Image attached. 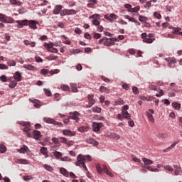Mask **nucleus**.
I'll return each instance as SVG.
<instances>
[{
    "instance_id": "obj_1",
    "label": "nucleus",
    "mask_w": 182,
    "mask_h": 182,
    "mask_svg": "<svg viewBox=\"0 0 182 182\" xmlns=\"http://www.w3.org/2000/svg\"><path fill=\"white\" fill-rule=\"evenodd\" d=\"M86 161H92V158L90 157V156H84L82 154H79L77 156V161L75 163V164L78 167H82V168H84L85 171H87V167L85 164L86 163Z\"/></svg>"
},
{
    "instance_id": "obj_2",
    "label": "nucleus",
    "mask_w": 182,
    "mask_h": 182,
    "mask_svg": "<svg viewBox=\"0 0 182 182\" xmlns=\"http://www.w3.org/2000/svg\"><path fill=\"white\" fill-rule=\"evenodd\" d=\"M16 23H18L17 28H23V26H26L27 25H28V26H30L31 29H38V27L36 26L38 22L34 20H17Z\"/></svg>"
},
{
    "instance_id": "obj_3",
    "label": "nucleus",
    "mask_w": 182,
    "mask_h": 182,
    "mask_svg": "<svg viewBox=\"0 0 182 182\" xmlns=\"http://www.w3.org/2000/svg\"><path fill=\"white\" fill-rule=\"evenodd\" d=\"M102 167L103 168H102L100 164L96 165V169L98 174H102V173L104 171V173H106L107 176H109V177H114V175H113V173L109 171V168H107L106 165H103Z\"/></svg>"
},
{
    "instance_id": "obj_4",
    "label": "nucleus",
    "mask_w": 182,
    "mask_h": 182,
    "mask_svg": "<svg viewBox=\"0 0 182 182\" xmlns=\"http://www.w3.org/2000/svg\"><path fill=\"white\" fill-rule=\"evenodd\" d=\"M89 19H92L91 22L92 25H94V26H99V25H100V21H99V19H100V14H95L92 16H90Z\"/></svg>"
},
{
    "instance_id": "obj_5",
    "label": "nucleus",
    "mask_w": 182,
    "mask_h": 182,
    "mask_svg": "<svg viewBox=\"0 0 182 182\" xmlns=\"http://www.w3.org/2000/svg\"><path fill=\"white\" fill-rule=\"evenodd\" d=\"M44 122L46 123H49L50 124H54V126H58V127H63V124L61 122H58L53 119L50 118H44L43 119Z\"/></svg>"
},
{
    "instance_id": "obj_6",
    "label": "nucleus",
    "mask_w": 182,
    "mask_h": 182,
    "mask_svg": "<svg viewBox=\"0 0 182 182\" xmlns=\"http://www.w3.org/2000/svg\"><path fill=\"white\" fill-rule=\"evenodd\" d=\"M79 116H80V113L77 112V111L74 112H70L69 119H72V120H75L77 123H79V122H80V118H79Z\"/></svg>"
},
{
    "instance_id": "obj_7",
    "label": "nucleus",
    "mask_w": 182,
    "mask_h": 182,
    "mask_svg": "<svg viewBox=\"0 0 182 182\" xmlns=\"http://www.w3.org/2000/svg\"><path fill=\"white\" fill-rule=\"evenodd\" d=\"M114 42H117V38H107L105 37V40L104 41L105 46H112L114 45Z\"/></svg>"
},
{
    "instance_id": "obj_8",
    "label": "nucleus",
    "mask_w": 182,
    "mask_h": 182,
    "mask_svg": "<svg viewBox=\"0 0 182 182\" xmlns=\"http://www.w3.org/2000/svg\"><path fill=\"white\" fill-rule=\"evenodd\" d=\"M141 38L143 39V42L144 43H153L154 41H156V38H151L147 37V33H143L141 34Z\"/></svg>"
},
{
    "instance_id": "obj_9",
    "label": "nucleus",
    "mask_w": 182,
    "mask_h": 182,
    "mask_svg": "<svg viewBox=\"0 0 182 182\" xmlns=\"http://www.w3.org/2000/svg\"><path fill=\"white\" fill-rule=\"evenodd\" d=\"M95 96L93 95H87V99H88V105H86V107L87 109L92 107V106H93V105H95Z\"/></svg>"
},
{
    "instance_id": "obj_10",
    "label": "nucleus",
    "mask_w": 182,
    "mask_h": 182,
    "mask_svg": "<svg viewBox=\"0 0 182 182\" xmlns=\"http://www.w3.org/2000/svg\"><path fill=\"white\" fill-rule=\"evenodd\" d=\"M19 124L24 127L23 131L25 132V133H29V132H31V123L28 122H19Z\"/></svg>"
},
{
    "instance_id": "obj_11",
    "label": "nucleus",
    "mask_w": 182,
    "mask_h": 182,
    "mask_svg": "<svg viewBox=\"0 0 182 182\" xmlns=\"http://www.w3.org/2000/svg\"><path fill=\"white\" fill-rule=\"evenodd\" d=\"M103 127V123L102 122H93L92 123V130L93 132H100V129Z\"/></svg>"
},
{
    "instance_id": "obj_12",
    "label": "nucleus",
    "mask_w": 182,
    "mask_h": 182,
    "mask_svg": "<svg viewBox=\"0 0 182 182\" xmlns=\"http://www.w3.org/2000/svg\"><path fill=\"white\" fill-rule=\"evenodd\" d=\"M104 18L112 23L114 22V19H117V16L114 14H111L109 16L106 14Z\"/></svg>"
},
{
    "instance_id": "obj_13",
    "label": "nucleus",
    "mask_w": 182,
    "mask_h": 182,
    "mask_svg": "<svg viewBox=\"0 0 182 182\" xmlns=\"http://www.w3.org/2000/svg\"><path fill=\"white\" fill-rule=\"evenodd\" d=\"M63 9V6L60 4H58L55 6L53 10V13L54 14V15H59V14H60V11H62Z\"/></svg>"
},
{
    "instance_id": "obj_14",
    "label": "nucleus",
    "mask_w": 182,
    "mask_h": 182,
    "mask_svg": "<svg viewBox=\"0 0 182 182\" xmlns=\"http://www.w3.org/2000/svg\"><path fill=\"white\" fill-rule=\"evenodd\" d=\"M14 81L21 82L22 80V73L19 71H16L14 75Z\"/></svg>"
},
{
    "instance_id": "obj_15",
    "label": "nucleus",
    "mask_w": 182,
    "mask_h": 182,
    "mask_svg": "<svg viewBox=\"0 0 182 182\" xmlns=\"http://www.w3.org/2000/svg\"><path fill=\"white\" fill-rule=\"evenodd\" d=\"M33 139H35L36 140H41V139L42 138V134L38 130L33 131Z\"/></svg>"
},
{
    "instance_id": "obj_16",
    "label": "nucleus",
    "mask_w": 182,
    "mask_h": 182,
    "mask_svg": "<svg viewBox=\"0 0 182 182\" xmlns=\"http://www.w3.org/2000/svg\"><path fill=\"white\" fill-rule=\"evenodd\" d=\"M63 134H64V136H75V134H76V132H72L69 129H63Z\"/></svg>"
},
{
    "instance_id": "obj_17",
    "label": "nucleus",
    "mask_w": 182,
    "mask_h": 182,
    "mask_svg": "<svg viewBox=\"0 0 182 182\" xmlns=\"http://www.w3.org/2000/svg\"><path fill=\"white\" fill-rule=\"evenodd\" d=\"M173 168L175 170V176H180V173L182 172L180 165L173 166Z\"/></svg>"
},
{
    "instance_id": "obj_18",
    "label": "nucleus",
    "mask_w": 182,
    "mask_h": 182,
    "mask_svg": "<svg viewBox=\"0 0 182 182\" xmlns=\"http://www.w3.org/2000/svg\"><path fill=\"white\" fill-rule=\"evenodd\" d=\"M87 143H89L90 144H93V146H99V142L93 138H89L87 139Z\"/></svg>"
},
{
    "instance_id": "obj_19",
    "label": "nucleus",
    "mask_w": 182,
    "mask_h": 182,
    "mask_svg": "<svg viewBox=\"0 0 182 182\" xmlns=\"http://www.w3.org/2000/svg\"><path fill=\"white\" fill-rule=\"evenodd\" d=\"M142 161L144 164V166H151V164H153V161L147 159V158H142Z\"/></svg>"
},
{
    "instance_id": "obj_20",
    "label": "nucleus",
    "mask_w": 182,
    "mask_h": 182,
    "mask_svg": "<svg viewBox=\"0 0 182 182\" xmlns=\"http://www.w3.org/2000/svg\"><path fill=\"white\" fill-rule=\"evenodd\" d=\"M122 116L124 117V119H127V120H130L132 119V115L129 113L127 111H122Z\"/></svg>"
},
{
    "instance_id": "obj_21",
    "label": "nucleus",
    "mask_w": 182,
    "mask_h": 182,
    "mask_svg": "<svg viewBox=\"0 0 182 182\" xmlns=\"http://www.w3.org/2000/svg\"><path fill=\"white\" fill-rule=\"evenodd\" d=\"M47 49L48 52H51V53H58V50H57L56 48H53L50 46V45H48Z\"/></svg>"
},
{
    "instance_id": "obj_22",
    "label": "nucleus",
    "mask_w": 182,
    "mask_h": 182,
    "mask_svg": "<svg viewBox=\"0 0 182 182\" xmlns=\"http://www.w3.org/2000/svg\"><path fill=\"white\" fill-rule=\"evenodd\" d=\"M16 163L17 164H29V161L26 159H16Z\"/></svg>"
},
{
    "instance_id": "obj_23",
    "label": "nucleus",
    "mask_w": 182,
    "mask_h": 182,
    "mask_svg": "<svg viewBox=\"0 0 182 182\" xmlns=\"http://www.w3.org/2000/svg\"><path fill=\"white\" fill-rule=\"evenodd\" d=\"M60 174H63V176H65V177H69V172H68V170L65 168H61L60 169Z\"/></svg>"
},
{
    "instance_id": "obj_24",
    "label": "nucleus",
    "mask_w": 182,
    "mask_h": 182,
    "mask_svg": "<svg viewBox=\"0 0 182 182\" xmlns=\"http://www.w3.org/2000/svg\"><path fill=\"white\" fill-rule=\"evenodd\" d=\"M100 92H101V93H110V90L105 86H101L100 87Z\"/></svg>"
},
{
    "instance_id": "obj_25",
    "label": "nucleus",
    "mask_w": 182,
    "mask_h": 182,
    "mask_svg": "<svg viewBox=\"0 0 182 182\" xmlns=\"http://www.w3.org/2000/svg\"><path fill=\"white\" fill-rule=\"evenodd\" d=\"M23 68H24V69H27L28 70H35V69H36V68L32 65H23Z\"/></svg>"
},
{
    "instance_id": "obj_26",
    "label": "nucleus",
    "mask_w": 182,
    "mask_h": 182,
    "mask_svg": "<svg viewBox=\"0 0 182 182\" xmlns=\"http://www.w3.org/2000/svg\"><path fill=\"white\" fill-rule=\"evenodd\" d=\"M10 4H11V5L22 6V2L19 1V0H10Z\"/></svg>"
},
{
    "instance_id": "obj_27",
    "label": "nucleus",
    "mask_w": 182,
    "mask_h": 182,
    "mask_svg": "<svg viewBox=\"0 0 182 182\" xmlns=\"http://www.w3.org/2000/svg\"><path fill=\"white\" fill-rule=\"evenodd\" d=\"M28 146H26V145H24L20 149H17V151H18V153L25 154V153H26V151H28Z\"/></svg>"
},
{
    "instance_id": "obj_28",
    "label": "nucleus",
    "mask_w": 182,
    "mask_h": 182,
    "mask_svg": "<svg viewBox=\"0 0 182 182\" xmlns=\"http://www.w3.org/2000/svg\"><path fill=\"white\" fill-rule=\"evenodd\" d=\"M70 86L72 87V92H73V93H77V92H78L77 87V85H76V83L71 82Z\"/></svg>"
},
{
    "instance_id": "obj_29",
    "label": "nucleus",
    "mask_w": 182,
    "mask_h": 182,
    "mask_svg": "<svg viewBox=\"0 0 182 182\" xmlns=\"http://www.w3.org/2000/svg\"><path fill=\"white\" fill-rule=\"evenodd\" d=\"M16 85H18V82L15 80H11L9 87H10V89H15V87H16Z\"/></svg>"
},
{
    "instance_id": "obj_30",
    "label": "nucleus",
    "mask_w": 182,
    "mask_h": 182,
    "mask_svg": "<svg viewBox=\"0 0 182 182\" xmlns=\"http://www.w3.org/2000/svg\"><path fill=\"white\" fill-rule=\"evenodd\" d=\"M40 151L42 154H43V156H46V158L49 157V156L48 155V149H46V147H42Z\"/></svg>"
},
{
    "instance_id": "obj_31",
    "label": "nucleus",
    "mask_w": 182,
    "mask_h": 182,
    "mask_svg": "<svg viewBox=\"0 0 182 182\" xmlns=\"http://www.w3.org/2000/svg\"><path fill=\"white\" fill-rule=\"evenodd\" d=\"M173 29V32L172 33H173L174 35H178V33H180V31H181V28L180 27H173L171 28Z\"/></svg>"
},
{
    "instance_id": "obj_32",
    "label": "nucleus",
    "mask_w": 182,
    "mask_h": 182,
    "mask_svg": "<svg viewBox=\"0 0 182 182\" xmlns=\"http://www.w3.org/2000/svg\"><path fill=\"white\" fill-rule=\"evenodd\" d=\"M172 107H174L176 110H180V109H181V105L178 102H173Z\"/></svg>"
},
{
    "instance_id": "obj_33",
    "label": "nucleus",
    "mask_w": 182,
    "mask_h": 182,
    "mask_svg": "<svg viewBox=\"0 0 182 182\" xmlns=\"http://www.w3.org/2000/svg\"><path fill=\"white\" fill-rule=\"evenodd\" d=\"M89 130V127L86 126L80 127L78 128V132H80L81 133H85V132H87Z\"/></svg>"
},
{
    "instance_id": "obj_34",
    "label": "nucleus",
    "mask_w": 182,
    "mask_h": 182,
    "mask_svg": "<svg viewBox=\"0 0 182 182\" xmlns=\"http://www.w3.org/2000/svg\"><path fill=\"white\" fill-rule=\"evenodd\" d=\"M14 18L6 16L4 23H14Z\"/></svg>"
},
{
    "instance_id": "obj_35",
    "label": "nucleus",
    "mask_w": 182,
    "mask_h": 182,
    "mask_svg": "<svg viewBox=\"0 0 182 182\" xmlns=\"http://www.w3.org/2000/svg\"><path fill=\"white\" fill-rule=\"evenodd\" d=\"M92 110L94 113H102V108L98 107H93Z\"/></svg>"
},
{
    "instance_id": "obj_36",
    "label": "nucleus",
    "mask_w": 182,
    "mask_h": 182,
    "mask_svg": "<svg viewBox=\"0 0 182 182\" xmlns=\"http://www.w3.org/2000/svg\"><path fill=\"white\" fill-rule=\"evenodd\" d=\"M146 116H147L149 120H150V122H151V123H154V117H153V114H151L149 112H146Z\"/></svg>"
},
{
    "instance_id": "obj_37",
    "label": "nucleus",
    "mask_w": 182,
    "mask_h": 182,
    "mask_svg": "<svg viewBox=\"0 0 182 182\" xmlns=\"http://www.w3.org/2000/svg\"><path fill=\"white\" fill-rule=\"evenodd\" d=\"M43 167L47 170V171H50L52 173L53 171V168L49 165L44 164L43 165Z\"/></svg>"
},
{
    "instance_id": "obj_38",
    "label": "nucleus",
    "mask_w": 182,
    "mask_h": 182,
    "mask_svg": "<svg viewBox=\"0 0 182 182\" xmlns=\"http://www.w3.org/2000/svg\"><path fill=\"white\" fill-rule=\"evenodd\" d=\"M124 103L125 102L123 100H120L116 101L114 103V106H122V105H124Z\"/></svg>"
},
{
    "instance_id": "obj_39",
    "label": "nucleus",
    "mask_w": 182,
    "mask_h": 182,
    "mask_svg": "<svg viewBox=\"0 0 182 182\" xmlns=\"http://www.w3.org/2000/svg\"><path fill=\"white\" fill-rule=\"evenodd\" d=\"M139 21H140V22H147V21H149V18L146 17V16H139Z\"/></svg>"
},
{
    "instance_id": "obj_40",
    "label": "nucleus",
    "mask_w": 182,
    "mask_h": 182,
    "mask_svg": "<svg viewBox=\"0 0 182 182\" xmlns=\"http://www.w3.org/2000/svg\"><path fill=\"white\" fill-rule=\"evenodd\" d=\"M7 65L9 66H16V62L14 60H9L7 61Z\"/></svg>"
},
{
    "instance_id": "obj_41",
    "label": "nucleus",
    "mask_w": 182,
    "mask_h": 182,
    "mask_svg": "<svg viewBox=\"0 0 182 182\" xmlns=\"http://www.w3.org/2000/svg\"><path fill=\"white\" fill-rule=\"evenodd\" d=\"M140 11V6H136L134 8H131V10H129V12H139Z\"/></svg>"
},
{
    "instance_id": "obj_42",
    "label": "nucleus",
    "mask_w": 182,
    "mask_h": 182,
    "mask_svg": "<svg viewBox=\"0 0 182 182\" xmlns=\"http://www.w3.org/2000/svg\"><path fill=\"white\" fill-rule=\"evenodd\" d=\"M63 43H65V45H70V41L68 39V37L63 36Z\"/></svg>"
},
{
    "instance_id": "obj_43",
    "label": "nucleus",
    "mask_w": 182,
    "mask_h": 182,
    "mask_svg": "<svg viewBox=\"0 0 182 182\" xmlns=\"http://www.w3.org/2000/svg\"><path fill=\"white\" fill-rule=\"evenodd\" d=\"M6 146L4 144H0V153H6Z\"/></svg>"
},
{
    "instance_id": "obj_44",
    "label": "nucleus",
    "mask_w": 182,
    "mask_h": 182,
    "mask_svg": "<svg viewBox=\"0 0 182 182\" xmlns=\"http://www.w3.org/2000/svg\"><path fill=\"white\" fill-rule=\"evenodd\" d=\"M67 14L68 15H75L76 14V10L74 9H67Z\"/></svg>"
},
{
    "instance_id": "obj_45",
    "label": "nucleus",
    "mask_w": 182,
    "mask_h": 182,
    "mask_svg": "<svg viewBox=\"0 0 182 182\" xmlns=\"http://www.w3.org/2000/svg\"><path fill=\"white\" fill-rule=\"evenodd\" d=\"M58 56L49 55L46 58L47 60H56L58 59Z\"/></svg>"
},
{
    "instance_id": "obj_46",
    "label": "nucleus",
    "mask_w": 182,
    "mask_h": 182,
    "mask_svg": "<svg viewBox=\"0 0 182 182\" xmlns=\"http://www.w3.org/2000/svg\"><path fill=\"white\" fill-rule=\"evenodd\" d=\"M164 168L165 170H167L168 171H171V172L174 171V169H173L171 166H168V165L164 166Z\"/></svg>"
},
{
    "instance_id": "obj_47",
    "label": "nucleus",
    "mask_w": 182,
    "mask_h": 182,
    "mask_svg": "<svg viewBox=\"0 0 182 182\" xmlns=\"http://www.w3.org/2000/svg\"><path fill=\"white\" fill-rule=\"evenodd\" d=\"M61 161H72V159L65 156V157H61L60 158Z\"/></svg>"
},
{
    "instance_id": "obj_48",
    "label": "nucleus",
    "mask_w": 182,
    "mask_h": 182,
    "mask_svg": "<svg viewBox=\"0 0 182 182\" xmlns=\"http://www.w3.org/2000/svg\"><path fill=\"white\" fill-rule=\"evenodd\" d=\"M154 16H155V18H156L157 19H161V14H160V13L155 11L154 13Z\"/></svg>"
},
{
    "instance_id": "obj_49",
    "label": "nucleus",
    "mask_w": 182,
    "mask_h": 182,
    "mask_svg": "<svg viewBox=\"0 0 182 182\" xmlns=\"http://www.w3.org/2000/svg\"><path fill=\"white\" fill-rule=\"evenodd\" d=\"M54 156L55 157H57V159H60V157H62V153L59 151H54Z\"/></svg>"
},
{
    "instance_id": "obj_50",
    "label": "nucleus",
    "mask_w": 182,
    "mask_h": 182,
    "mask_svg": "<svg viewBox=\"0 0 182 182\" xmlns=\"http://www.w3.org/2000/svg\"><path fill=\"white\" fill-rule=\"evenodd\" d=\"M132 92L134 95H139V88H137V87H133Z\"/></svg>"
},
{
    "instance_id": "obj_51",
    "label": "nucleus",
    "mask_w": 182,
    "mask_h": 182,
    "mask_svg": "<svg viewBox=\"0 0 182 182\" xmlns=\"http://www.w3.org/2000/svg\"><path fill=\"white\" fill-rule=\"evenodd\" d=\"M61 89H63V90H65L66 92H69L70 90L69 86L65 85H61Z\"/></svg>"
},
{
    "instance_id": "obj_52",
    "label": "nucleus",
    "mask_w": 182,
    "mask_h": 182,
    "mask_svg": "<svg viewBox=\"0 0 182 182\" xmlns=\"http://www.w3.org/2000/svg\"><path fill=\"white\" fill-rule=\"evenodd\" d=\"M111 137H114V139H117V140H119V139H120V136L116 133H112Z\"/></svg>"
},
{
    "instance_id": "obj_53",
    "label": "nucleus",
    "mask_w": 182,
    "mask_h": 182,
    "mask_svg": "<svg viewBox=\"0 0 182 182\" xmlns=\"http://www.w3.org/2000/svg\"><path fill=\"white\" fill-rule=\"evenodd\" d=\"M41 73L42 75H48V73H50V72H49V70H46V69H42L41 70Z\"/></svg>"
},
{
    "instance_id": "obj_54",
    "label": "nucleus",
    "mask_w": 182,
    "mask_h": 182,
    "mask_svg": "<svg viewBox=\"0 0 182 182\" xmlns=\"http://www.w3.org/2000/svg\"><path fill=\"white\" fill-rule=\"evenodd\" d=\"M44 92L47 96H52V92H50V90L45 88Z\"/></svg>"
},
{
    "instance_id": "obj_55",
    "label": "nucleus",
    "mask_w": 182,
    "mask_h": 182,
    "mask_svg": "<svg viewBox=\"0 0 182 182\" xmlns=\"http://www.w3.org/2000/svg\"><path fill=\"white\" fill-rule=\"evenodd\" d=\"M60 16H65V15H68V9L63 10L62 12L60 13Z\"/></svg>"
},
{
    "instance_id": "obj_56",
    "label": "nucleus",
    "mask_w": 182,
    "mask_h": 182,
    "mask_svg": "<svg viewBox=\"0 0 182 182\" xmlns=\"http://www.w3.org/2000/svg\"><path fill=\"white\" fill-rule=\"evenodd\" d=\"M0 80H1V82H6L8 81L6 75H1L0 77Z\"/></svg>"
},
{
    "instance_id": "obj_57",
    "label": "nucleus",
    "mask_w": 182,
    "mask_h": 182,
    "mask_svg": "<svg viewBox=\"0 0 182 182\" xmlns=\"http://www.w3.org/2000/svg\"><path fill=\"white\" fill-rule=\"evenodd\" d=\"M168 61L169 63H171L173 65H175V63H177V61L176 60V58H169V59L168 60Z\"/></svg>"
},
{
    "instance_id": "obj_58",
    "label": "nucleus",
    "mask_w": 182,
    "mask_h": 182,
    "mask_svg": "<svg viewBox=\"0 0 182 182\" xmlns=\"http://www.w3.org/2000/svg\"><path fill=\"white\" fill-rule=\"evenodd\" d=\"M51 140L55 144H59V139L53 137Z\"/></svg>"
},
{
    "instance_id": "obj_59",
    "label": "nucleus",
    "mask_w": 182,
    "mask_h": 182,
    "mask_svg": "<svg viewBox=\"0 0 182 182\" xmlns=\"http://www.w3.org/2000/svg\"><path fill=\"white\" fill-rule=\"evenodd\" d=\"M5 18H6V16L4 14H0V21L1 22L5 23Z\"/></svg>"
},
{
    "instance_id": "obj_60",
    "label": "nucleus",
    "mask_w": 182,
    "mask_h": 182,
    "mask_svg": "<svg viewBox=\"0 0 182 182\" xmlns=\"http://www.w3.org/2000/svg\"><path fill=\"white\" fill-rule=\"evenodd\" d=\"M35 59H36V62H37V63H42V62H43V60H42V58L41 57H39V56H36Z\"/></svg>"
},
{
    "instance_id": "obj_61",
    "label": "nucleus",
    "mask_w": 182,
    "mask_h": 182,
    "mask_svg": "<svg viewBox=\"0 0 182 182\" xmlns=\"http://www.w3.org/2000/svg\"><path fill=\"white\" fill-rule=\"evenodd\" d=\"M33 177L31 176H26L23 177V180H25V181H28L29 180H33Z\"/></svg>"
},
{
    "instance_id": "obj_62",
    "label": "nucleus",
    "mask_w": 182,
    "mask_h": 182,
    "mask_svg": "<svg viewBox=\"0 0 182 182\" xmlns=\"http://www.w3.org/2000/svg\"><path fill=\"white\" fill-rule=\"evenodd\" d=\"M60 72V70L55 69L54 70H50V74L55 75V73H59Z\"/></svg>"
},
{
    "instance_id": "obj_63",
    "label": "nucleus",
    "mask_w": 182,
    "mask_h": 182,
    "mask_svg": "<svg viewBox=\"0 0 182 182\" xmlns=\"http://www.w3.org/2000/svg\"><path fill=\"white\" fill-rule=\"evenodd\" d=\"M0 69L1 70H7L8 69V65H5V64H0Z\"/></svg>"
},
{
    "instance_id": "obj_64",
    "label": "nucleus",
    "mask_w": 182,
    "mask_h": 182,
    "mask_svg": "<svg viewBox=\"0 0 182 182\" xmlns=\"http://www.w3.org/2000/svg\"><path fill=\"white\" fill-rule=\"evenodd\" d=\"M84 37L85 38V39H92V36H90V34H89V33H85Z\"/></svg>"
}]
</instances>
